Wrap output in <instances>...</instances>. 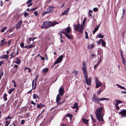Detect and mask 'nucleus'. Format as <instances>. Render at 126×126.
Masks as SVG:
<instances>
[{
    "label": "nucleus",
    "mask_w": 126,
    "mask_h": 126,
    "mask_svg": "<svg viewBox=\"0 0 126 126\" xmlns=\"http://www.w3.org/2000/svg\"><path fill=\"white\" fill-rule=\"evenodd\" d=\"M82 69L83 70V73L84 75V77L86 83L87 85H91V78L90 77L88 79V74L86 71V63L85 62L82 63Z\"/></svg>",
    "instance_id": "nucleus-1"
},
{
    "label": "nucleus",
    "mask_w": 126,
    "mask_h": 126,
    "mask_svg": "<svg viewBox=\"0 0 126 126\" xmlns=\"http://www.w3.org/2000/svg\"><path fill=\"white\" fill-rule=\"evenodd\" d=\"M103 109V108L102 107H100L97 109L96 110L95 113L97 120L99 121H101L103 123V117L104 114L103 113L102 114Z\"/></svg>",
    "instance_id": "nucleus-2"
},
{
    "label": "nucleus",
    "mask_w": 126,
    "mask_h": 126,
    "mask_svg": "<svg viewBox=\"0 0 126 126\" xmlns=\"http://www.w3.org/2000/svg\"><path fill=\"white\" fill-rule=\"evenodd\" d=\"M59 22L54 21L52 22L51 21H46L43 22V25L41 27L42 29H47L51 27H53L56 24H58Z\"/></svg>",
    "instance_id": "nucleus-3"
},
{
    "label": "nucleus",
    "mask_w": 126,
    "mask_h": 126,
    "mask_svg": "<svg viewBox=\"0 0 126 126\" xmlns=\"http://www.w3.org/2000/svg\"><path fill=\"white\" fill-rule=\"evenodd\" d=\"M84 27L78 23L77 25H74L73 28L74 30L80 33H83Z\"/></svg>",
    "instance_id": "nucleus-4"
},
{
    "label": "nucleus",
    "mask_w": 126,
    "mask_h": 126,
    "mask_svg": "<svg viewBox=\"0 0 126 126\" xmlns=\"http://www.w3.org/2000/svg\"><path fill=\"white\" fill-rule=\"evenodd\" d=\"M109 100L110 99L106 98H98V96H96L95 94H93L92 99V100L93 102L97 104H98L100 101L104 100Z\"/></svg>",
    "instance_id": "nucleus-5"
},
{
    "label": "nucleus",
    "mask_w": 126,
    "mask_h": 126,
    "mask_svg": "<svg viewBox=\"0 0 126 126\" xmlns=\"http://www.w3.org/2000/svg\"><path fill=\"white\" fill-rule=\"evenodd\" d=\"M63 56L62 55H60L56 60L54 63V65L60 63L63 60Z\"/></svg>",
    "instance_id": "nucleus-6"
},
{
    "label": "nucleus",
    "mask_w": 126,
    "mask_h": 126,
    "mask_svg": "<svg viewBox=\"0 0 126 126\" xmlns=\"http://www.w3.org/2000/svg\"><path fill=\"white\" fill-rule=\"evenodd\" d=\"M95 81L96 82L95 87L97 88L101 86L102 84L100 82L99 80L96 77H95Z\"/></svg>",
    "instance_id": "nucleus-7"
},
{
    "label": "nucleus",
    "mask_w": 126,
    "mask_h": 126,
    "mask_svg": "<svg viewBox=\"0 0 126 126\" xmlns=\"http://www.w3.org/2000/svg\"><path fill=\"white\" fill-rule=\"evenodd\" d=\"M118 113L122 116L121 117H125L126 116V110L123 109L121 111L119 112Z\"/></svg>",
    "instance_id": "nucleus-8"
},
{
    "label": "nucleus",
    "mask_w": 126,
    "mask_h": 126,
    "mask_svg": "<svg viewBox=\"0 0 126 126\" xmlns=\"http://www.w3.org/2000/svg\"><path fill=\"white\" fill-rule=\"evenodd\" d=\"M59 92L61 96H63L64 93V90L63 87H61L59 90Z\"/></svg>",
    "instance_id": "nucleus-9"
},
{
    "label": "nucleus",
    "mask_w": 126,
    "mask_h": 126,
    "mask_svg": "<svg viewBox=\"0 0 126 126\" xmlns=\"http://www.w3.org/2000/svg\"><path fill=\"white\" fill-rule=\"evenodd\" d=\"M22 23V21L21 20H20L19 22L15 26L16 29H17L19 28L20 27Z\"/></svg>",
    "instance_id": "nucleus-10"
},
{
    "label": "nucleus",
    "mask_w": 126,
    "mask_h": 126,
    "mask_svg": "<svg viewBox=\"0 0 126 126\" xmlns=\"http://www.w3.org/2000/svg\"><path fill=\"white\" fill-rule=\"evenodd\" d=\"M33 0H29L27 1L26 3L28 7H30L32 5L33 3L32 2Z\"/></svg>",
    "instance_id": "nucleus-11"
},
{
    "label": "nucleus",
    "mask_w": 126,
    "mask_h": 126,
    "mask_svg": "<svg viewBox=\"0 0 126 126\" xmlns=\"http://www.w3.org/2000/svg\"><path fill=\"white\" fill-rule=\"evenodd\" d=\"M16 51H15V49H14L12 52L10 56L12 57L13 58H14L16 56Z\"/></svg>",
    "instance_id": "nucleus-12"
},
{
    "label": "nucleus",
    "mask_w": 126,
    "mask_h": 126,
    "mask_svg": "<svg viewBox=\"0 0 126 126\" xmlns=\"http://www.w3.org/2000/svg\"><path fill=\"white\" fill-rule=\"evenodd\" d=\"M9 56L7 54L5 55L4 54L3 55L0 56V58L1 59H6L7 60H8V59Z\"/></svg>",
    "instance_id": "nucleus-13"
},
{
    "label": "nucleus",
    "mask_w": 126,
    "mask_h": 126,
    "mask_svg": "<svg viewBox=\"0 0 126 126\" xmlns=\"http://www.w3.org/2000/svg\"><path fill=\"white\" fill-rule=\"evenodd\" d=\"M60 94H58L57 96L56 101L57 103H59V101L61 99V97L62 96H61Z\"/></svg>",
    "instance_id": "nucleus-14"
},
{
    "label": "nucleus",
    "mask_w": 126,
    "mask_h": 126,
    "mask_svg": "<svg viewBox=\"0 0 126 126\" xmlns=\"http://www.w3.org/2000/svg\"><path fill=\"white\" fill-rule=\"evenodd\" d=\"M55 8V7L50 6L48 7L49 9H47L48 10H49L48 11V13L52 12L53 10V8Z\"/></svg>",
    "instance_id": "nucleus-15"
},
{
    "label": "nucleus",
    "mask_w": 126,
    "mask_h": 126,
    "mask_svg": "<svg viewBox=\"0 0 126 126\" xmlns=\"http://www.w3.org/2000/svg\"><path fill=\"white\" fill-rule=\"evenodd\" d=\"M94 44H89L88 45L87 47V48L89 49H91L93 48L94 47Z\"/></svg>",
    "instance_id": "nucleus-16"
},
{
    "label": "nucleus",
    "mask_w": 126,
    "mask_h": 126,
    "mask_svg": "<svg viewBox=\"0 0 126 126\" xmlns=\"http://www.w3.org/2000/svg\"><path fill=\"white\" fill-rule=\"evenodd\" d=\"M67 117H69L70 118V119H71L73 117V115L72 114L70 113H67L65 115L64 118H65Z\"/></svg>",
    "instance_id": "nucleus-17"
},
{
    "label": "nucleus",
    "mask_w": 126,
    "mask_h": 126,
    "mask_svg": "<svg viewBox=\"0 0 126 126\" xmlns=\"http://www.w3.org/2000/svg\"><path fill=\"white\" fill-rule=\"evenodd\" d=\"M65 31L66 33H69L71 31V29L70 27H68L66 28Z\"/></svg>",
    "instance_id": "nucleus-18"
},
{
    "label": "nucleus",
    "mask_w": 126,
    "mask_h": 126,
    "mask_svg": "<svg viewBox=\"0 0 126 126\" xmlns=\"http://www.w3.org/2000/svg\"><path fill=\"white\" fill-rule=\"evenodd\" d=\"M65 35L67 38L69 39H72V35L71 34H69L68 33H67Z\"/></svg>",
    "instance_id": "nucleus-19"
},
{
    "label": "nucleus",
    "mask_w": 126,
    "mask_h": 126,
    "mask_svg": "<svg viewBox=\"0 0 126 126\" xmlns=\"http://www.w3.org/2000/svg\"><path fill=\"white\" fill-rule=\"evenodd\" d=\"M99 26V25H98L94 29V30L93 31V34H94L98 30Z\"/></svg>",
    "instance_id": "nucleus-20"
},
{
    "label": "nucleus",
    "mask_w": 126,
    "mask_h": 126,
    "mask_svg": "<svg viewBox=\"0 0 126 126\" xmlns=\"http://www.w3.org/2000/svg\"><path fill=\"white\" fill-rule=\"evenodd\" d=\"M33 99H36V101H37V99L38 100L39 99L38 96L36 94H34L33 95Z\"/></svg>",
    "instance_id": "nucleus-21"
},
{
    "label": "nucleus",
    "mask_w": 126,
    "mask_h": 126,
    "mask_svg": "<svg viewBox=\"0 0 126 126\" xmlns=\"http://www.w3.org/2000/svg\"><path fill=\"white\" fill-rule=\"evenodd\" d=\"M82 120L83 122L85 124H88V120L84 118Z\"/></svg>",
    "instance_id": "nucleus-22"
},
{
    "label": "nucleus",
    "mask_w": 126,
    "mask_h": 126,
    "mask_svg": "<svg viewBox=\"0 0 126 126\" xmlns=\"http://www.w3.org/2000/svg\"><path fill=\"white\" fill-rule=\"evenodd\" d=\"M35 46L33 45L32 44H31L28 46H26L25 47L27 48V49H29L32 47H34Z\"/></svg>",
    "instance_id": "nucleus-23"
},
{
    "label": "nucleus",
    "mask_w": 126,
    "mask_h": 126,
    "mask_svg": "<svg viewBox=\"0 0 126 126\" xmlns=\"http://www.w3.org/2000/svg\"><path fill=\"white\" fill-rule=\"evenodd\" d=\"M122 59L123 63L125 65H126V61L123 56H122Z\"/></svg>",
    "instance_id": "nucleus-24"
},
{
    "label": "nucleus",
    "mask_w": 126,
    "mask_h": 126,
    "mask_svg": "<svg viewBox=\"0 0 126 126\" xmlns=\"http://www.w3.org/2000/svg\"><path fill=\"white\" fill-rule=\"evenodd\" d=\"M78 104L77 102H75L72 108L74 109H76L78 108Z\"/></svg>",
    "instance_id": "nucleus-25"
},
{
    "label": "nucleus",
    "mask_w": 126,
    "mask_h": 126,
    "mask_svg": "<svg viewBox=\"0 0 126 126\" xmlns=\"http://www.w3.org/2000/svg\"><path fill=\"white\" fill-rule=\"evenodd\" d=\"M49 69L47 68H44L42 71V72L43 73H45L47 72L48 71Z\"/></svg>",
    "instance_id": "nucleus-26"
},
{
    "label": "nucleus",
    "mask_w": 126,
    "mask_h": 126,
    "mask_svg": "<svg viewBox=\"0 0 126 126\" xmlns=\"http://www.w3.org/2000/svg\"><path fill=\"white\" fill-rule=\"evenodd\" d=\"M121 103H122V101H121L119 100H116L115 104L118 105L119 104Z\"/></svg>",
    "instance_id": "nucleus-27"
},
{
    "label": "nucleus",
    "mask_w": 126,
    "mask_h": 126,
    "mask_svg": "<svg viewBox=\"0 0 126 126\" xmlns=\"http://www.w3.org/2000/svg\"><path fill=\"white\" fill-rule=\"evenodd\" d=\"M14 88H12L9 90L8 91V93L9 94H11L12 92L15 90Z\"/></svg>",
    "instance_id": "nucleus-28"
},
{
    "label": "nucleus",
    "mask_w": 126,
    "mask_h": 126,
    "mask_svg": "<svg viewBox=\"0 0 126 126\" xmlns=\"http://www.w3.org/2000/svg\"><path fill=\"white\" fill-rule=\"evenodd\" d=\"M97 37L99 38H103V36L101 34V33H99L97 36Z\"/></svg>",
    "instance_id": "nucleus-29"
},
{
    "label": "nucleus",
    "mask_w": 126,
    "mask_h": 126,
    "mask_svg": "<svg viewBox=\"0 0 126 126\" xmlns=\"http://www.w3.org/2000/svg\"><path fill=\"white\" fill-rule=\"evenodd\" d=\"M102 44L103 47H106V42L103 40H102Z\"/></svg>",
    "instance_id": "nucleus-30"
},
{
    "label": "nucleus",
    "mask_w": 126,
    "mask_h": 126,
    "mask_svg": "<svg viewBox=\"0 0 126 126\" xmlns=\"http://www.w3.org/2000/svg\"><path fill=\"white\" fill-rule=\"evenodd\" d=\"M44 105L40 103L39 104H37V107L39 108H40L41 107L43 106Z\"/></svg>",
    "instance_id": "nucleus-31"
},
{
    "label": "nucleus",
    "mask_w": 126,
    "mask_h": 126,
    "mask_svg": "<svg viewBox=\"0 0 126 126\" xmlns=\"http://www.w3.org/2000/svg\"><path fill=\"white\" fill-rule=\"evenodd\" d=\"M21 61L20 60L18 59H17V61L15 62V63L19 64L20 63Z\"/></svg>",
    "instance_id": "nucleus-32"
},
{
    "label": "nucleus",
    "mask_w": 126,
    "mask_h": 126,
    "mask_svg": "<svg viewBox=\"0 0 126 126\" xmlns=\"http://www.w3.org/2000/svg\"><path fill=\"white\" fill-rule=\"evenodd\" d=\"M116 85L118 86V87L120 88L121 89H125V88L124 87L121 86V85H119L118 84H116Z\"/></svg>",
    "instance_id": "nucleus-33"
},
{
    "label": "nucleus",
    "mask_w": 126,
    "mask_h": 126,
    "mask_svg": "<svg viewBox=\"0 0 126 126\" xmlns=\"http://www.w3.org/2000/svg\"><path fill=\"white\" fill-rule=\"evenodd\" d=\"M68 12L67 11H66L65 10L64 12L62 13V16L64 15H68Z\"/></svg>",
    "instance_id": "nucleus-34"
},
{
    "label": "nucleus",
    "mask_w": 126,
    "mask_h": 126,
    "mask_svg": "<svg viewBox=\"0 0 126 126\" xmlns=\"http://www.w3.org/2000/svg\"><path fill=\"white\" fill-rule=\"evenodd\" d=\"M10 121H6L5 122H6V124H5V126H8L10 123Z\"/></svg>",
    "instance_id": "nucleus-35"
},
{
    "label": "nucleus",
    "mask_w": 126,
    "mask_h": 126,
    "mask_svg": "<svg viewBox=\"0 0 126 126\" xmlns=\"http://www.w3.org/2000/svg\"><path fill=\"white\" fill-rule=\"evenodd\" d=\"M86 18H84V19H83V22H82L83 24H81V25H82L84 27V26H85V21H86Z\"/></svg>",
    "instance_id": "nucleus-36"
},
{
    "label": "nucleus",
    "mask_w": 126,
    "mask_h": 126,
    "mask_svg": "<svg viewBox=\"0 0 126 126\" xmlns=\"http://www.w3.org/2000/svg\"><path fill=\"white\" fill-rule=\"evenodd\" d=\"M7 95L6 94H5L4 96H3L4 100H5V101H7Z\"/></svg>",
    "instance_id": "nucleus-37"
},
{
    "label": "nucleus",
    "mask_w": 126,
    "mask_h": 126,
    "mask_svg": "<svg viewBox=\"0 0 126 126\" xmlns=\"http://www.w3.org/2000/svg\"><path fill=\"white\" fill-rule=\"evenodd\" d=\"M85 38L86 39H88V33L87 32H85Z\"/></svg>",
    "instance_id": "nucleus-38"
},
{
    "label": "nucleus",
    "mask_w": 126,
    "mask_h": 126,
    "mask_svg": "<svg viewBox=\"0 0 126 126\" xmlns=\"http://www.w3.org/2000/svg\"><path fill=\"white\" fill-rule=\"evenodd\" d=\"M7 28V27H5L4 28H3L2 29H1V30L0 31V32H4L5 30Z\"/></svg>",
    "instance_id": "nucleus-39"
},
{
    "label": "nucleus",
    "mask_w": 126,
    "mask_h": 126,
    "mask_svg": "<svg viewBox=\"0 0 126 126\" xmlns=\"http://www.w3.org/2000/svg\"><path fill=\"white\" fill-rule=\"evenodd\" d=\"M38 76H37L36 77V79H35V85L34 86V89H35V88H36V81L37 80V79L38 78Z\"/></svg>",
    "instance_id": "nucleus-40"
},
{
    "label": "nucleus",
    "mask_w": 126,
    "mask_h": 126,
    "mask_svg": "<svg viewBox=\"0 0 126 126\" xmlns=\"http://www.w3.org/2000/svg\"><path fill=\"white\" fill-rule=\"evenodd\" d=\"M98 10V9L97 8H94L93 9V10L95 12L97 11Z\"/></svg>",
    "instance_id": "nucleus-41"
},
{
    "label": "nucleus",
    "mask_w": 126,
    "mask_h": 126,
    "mask_svg": "<svg viewBox=\"0 0 126 126\" xmlns=\"http://www.w3.org/2000/svg\"><path fill=\"white\" fill-rule=\"evenodd\" d=\"M24 44L23 43H21L20 44V47L22 48H24Z\"/></svg>",
    "instance_id": "nucleus-42"
},
{
    "label": "nucleus",
    "mask_w": 126,
    "mask_h": 126,
    "mask_svg": "<svg viewBox=\"0 0 126 126\" xmlns=\"http://www.w3.org/2000/svg\"><path fill=\"white\" fill-rule=\"evenodd\" d=\"M12 82L13 83H14V87H16L17 86V85L16 84L15 81L14 80H12Z\"/></svg>",
    "instance_id": "nucleus-43"
},
{
    "label": "nucleus",
    "mask_w": 126,
    "mask_h": 126,
    "mask_svg": "<svg viewBox=\"0 0 126 126\" xmlns=\"http://www.w3.org/2000/svg\"><path fill=\"white\" fill-rule=\"evenodd\" d=\"M91 119L93 121L94 123H95L96 122V120L94 119V117H91Z\"/></svg>",
    "instance_id": "nucleus-44"
},
{
    "label": "nucleus",
    "mask_w": 126,
    "mask_h": 126,
    "mask_svg": "<svg viewBox=\"0 0 126 126\" xmlns=\"http://www.w3.org/2000/svg\"><path fill=\"white\" fill-rule=\"evenodd\" d=\"M24 15L26 17L29 14L28 13L26 12L24 13Z\"/></svg>",
    "instance_id": "nucleus-45"
},
{
    "label": "nucleus",
    "mask_w": 126,
    "mask_h": 126,
    "mask_svg": "<svg viewBox=\"0 0 126 126\" xmlns=\"http://www.w3.org/2000/svg\"><path fill=\"white\" fill-rule=\"evenodd\" d=\"M49 13L48 11H44L43 13V15H45L46 14Z\"/></svg>",
    "instance_id": "nucleus-46"
},
{
    "label": "nucleus",
    "mask_w": 126,
    "mask_h": 126,
    "mask_svg": "<svg viewBox=\"0 0 126 126\" xmlns=\"http://www.w3.org/2000/svg\"><path fill=\"white\" fill-rule=\"evenodd\" d=\"M75 73V75L76 76L78 72L75 70H74L72 72V73Z\"/></svg>",
    "instance_id": "nucleus-47"
},
{
    "label": "nucleus",
    "mask_w": 126,
    "mask_h": 126,
    "mask_svg": "<svg viewBox=\"0 0 126 126\" xmlns=\"http://www.w3.org/2000/svg\"><path fill=\"white\" fill-rule=\"evenodd\" d=\"M34 13L36 16H37L38 14V13L37 11L34 12Z\"/></svg>",
    "instance_id": "nucleus-48"
},
{
    "label": "nucleus",
    "mask_w": 126,
    "mask_h": 126,
    "mask_svg": "<svg viewBox=\"0 0 126 126\" xmlns=\"http://www.w3.org/2000/svg\"><path fill=\"white\" fill-rule=\"evenodd\" d=\"M27 69H28V72H31V69L29 68H28L27 67H26L25 68V70H27Z\"/></svg>",
    "instance_id": "nucleus-49"
},
{
    "label": "nucleus",
    "mask_w": 126,
    "mask_h": 126,
    "mask_svg": "<svg viewBox=\"0 0 126 126\" xmlns=\"http://www.w3.org/2000/svg\"><path fill=\"white\" fill-rule=\"evenodd\" d=\"M102 39H100L99 40V41H97L96 43H97L98 45H100V43H101V42L102 41Z\"/></svg>",
    "instance_id": "nucleus-50"
},
{
    "label": "nucleus",
    "mask_w": 126,
    "mask_h": 126,
    "mask_svg": "<svg viewBox=\"0 0 126 126\" xmlns=\"http://www.w3.org/2000/svg\"><path fill=\"white\" fill-rule=\"evenodd\" d=\"M37 7H35V8H32V9H30V10L32 11H34V10H36L37 9Z\"/></svg>",
    "instance_id": "nucleus-51"
},
{
    "label": "nucleus",
    "mask_w": 126,
    "mask_h": 126,
    "mask_svg": "<svg viewBox=\"0 0 126 126\" xmlns=\"http://www.w3.org/2000/svg\"><path fill=\"white\" fill-rule=\"evenodd\" d=\"M25 122V120H22L21 121V124H23Z\"/></svg>",
    "instance_id": "nucleus-52"
},
{
    "label": "nucleus",
    "mask_w": 126,
    "mask_h": 126,
    "mask_svg": "<svg viewBox=\"0 0 126 126\" xmlns=\"http://www.w3.org/2000/svg\"><path fill=\"white\" fill-rule=\"evenodd\" d=\"M4 63L3 61L2 60L0 61V66H1L2 64Z\"/></svg>",
    "instance_id": "nucleus-53"
},
{
    "label": "nucleus",
    "mask_w": 126,
    "mask_h": 126,
    "mask_svg": "<svg viewBox=\"0 0 126 126\" xmlns=\"http://www.w3.org/2000/svg\"><path fill=\"white\" fill-rule=\"evenodd\" d=\"M103 90H99L98 92H97V94H100V92H101Z\"/></svg>",
    "instance_id": "nucleus-54"
},
{
    "label": "nucleus",
    "mask_w": 126,
    "mask_h": 126,
    "mask_svg": "<svg viewBox=\"0 0 126 126\" xmlns=\"http://www.w3.org/2000/svg\"><path fill=\"white\" fill-rule=\"evenodd\" d=\"M31 103L32 104H33V105H34L35 106L36 105V104L35 103H34L33 101H32L31 102Z\"/></svg>",
    "instance_id": "nucleus-55"
},
{
    "label": "nucleus",
    "mask_w": 126,
    "mask_h": 126,
    "mask_svg": "<svg viewBox=\"0 0 126 126\" xmlns=\"http://www.w3.org/2000/svg\"><path fill=\"white\" fill-rule=\"evenodd\" d=\"M34 80H33L32 81V89H33V86L34 85Z\"/></svg>",
    "instance_id": "nucleus-56"
},
{
    "label": "nucleus",
    "mask_w": 126,
    "mask_h": 126,
    "mask_svg": "<svg viewBox=\"0 0 126 126\" xmlns=\"http://www.w3.org/2000/svg\"><path fill=\"white\" fill-rule=\"evenodd\" d=\"M40 57L41 58V60H44L45 58L44 57H42L41 56H40Z\"/></svg>",
    "instance_id": "nucleus-57"
},
{
    "label": "nucleus",
    "mask_w": 126,
    "mask_h": 126,
    "mask_svg": "<svg viewBox=\"0 0 126 126\" xmlns=\"http://www.w3.org/2000/svg\"><path fill=\"white\" fill-rule=\"evenodd\" d=\"M60 32L64 34H65V35L67 33L66 32H64V31H60Z\"/></svg>",
    "instance_id": "nucleus-58"
},
{
    "label": "nucleus",
    "mask_w": 126,
    "mask_h": 126,
    "mask_svg": "<svg viewBox=\"0 0 126 126\" xmlns=\"http://www.w3.org/2000/svg\"><path fill=\"white\" fill-rule=\"evenodd\" d=\"M116 107V109L117 110H118L119 109V107L118 106V105H116V104H115Z\"/></svg>",
    "instance_id": "nucleus-59"
},
{
    "label": "nucleus",
    "mask_w": 126,
    "mask_h": 126,
    "mask_svg": "<svg viewBox=\"0 0 126 126\" xmlns=\"http://www.w3.org/2000/svg\"><path fill=\"white\" fill-rule=\"evenodd\" d=\"M123 14L124 15V13H125V9H123Z\"/></svg>",
    "instance_id": "nucleus-60"
},
{
    "label": "nucleus",
    "mask_w": 126,
    "mask_h": 126,
    "mask_svg": "<svg viewBox=\"0 0 126 126\" xmlns=\"http://www.w3.org/2000/svg\"><path fill=\"white\" fill-rule=\"evenodd\" d=\"M40 115H41V114H40L37 117V120H38L39 119H40L39 117H40Z\"/></svg>",
    "instance_id": "nucleus-61"
},
{
    "label": "nucleus",
    "mask_w": 126,
    "mask_h": 126,
    "mask_svg": "<svg viewBox=\"0 0 126 126\" xmlns=\"http://www.w3.org/2000/svg\"><path fill=\"white\" fill-rule=\"evenodd\" d=\"M18 67V65L16 64H15L14 66V67L16 68H17Z\"/></svg>",
    "instance_id": "nucleus-62"
},
{
    "label": "nucleus",
    "mask_w": 126,
    "mask_h": 126,
    "mask_svg": "<svg viewBox=\"0 0 126 126\" xmlns=\"http://www.w3.org/2000/svg\"><path fill=\"white\" fill-rule=\"evenodd\" d=\"M32 40V38H29V40L30 41H31Z\"/></svg>",
    "instance_id": "nucleus-63"
},
{
    "label": "nucleus",
    "mask_w": 126,
    "mask_h": 126,
    "mask_svg": "<svg viewBox=\"0 0 126 126\" xmlns=\"http://www.w3.org/2000/svg\"><path fill=\"white\" fill-rule=\"evenodd\" d=\"M58 34H60L61 39H62V34L61 33H58Z\"/></svg>",
    "instance_id": "nucleus-64"
}]
</instances>
